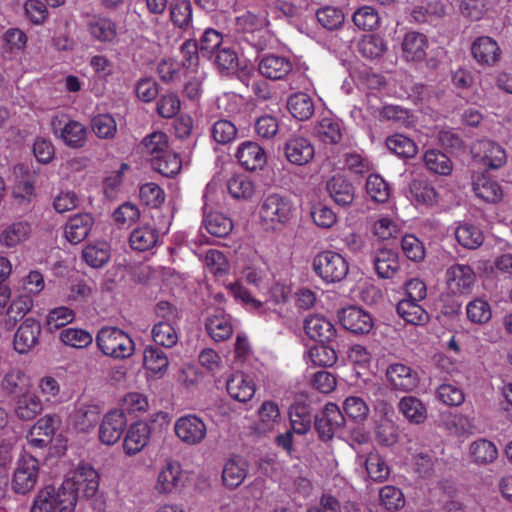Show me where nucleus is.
<instances>
[{
  "mask_svg": "<svg viewBox=\"0 0 512 512\" xmlns=\"http://www.w3.org/2000/svg\"><path fill=\"white\" fill-rule=\"evenodd\" d=\"M98 486L96 470L88 465H79L57 489L53 486L41 489L30 512H74L79 494L92 497Z\"/></svg>",
  "mask_w": 512,
  "mask_h": 512,
  "instance_id": "1",
  "label": "nucleus"
},
{
  "mask_svg": "<svg viewBox=\"0 0 512 512\" xmlns=\"http://www.w3.org/2000/svg\"><path fill=\"white\" fill-rule=\"evenodd\" d=\"M294 205L287 196L273 193L266 196L259 208L262 224L267 229L277 230L292 218Z\"/></svg>",
  "mask_w": 512,
  "mask_h": 512,
  "instance_id": "2",
  "label": "nucleus"
},
{
  "mask_svg": "<svg viewBox=\"0 0 512 512\" xmlns=\"http://www.w3.org/2000/svg\"><path fill=\"white\" fill-rule=\"evenodd\" d=\"M96 343L104 355L114 359L128 358L135 350L132 338L116 327L101 328L97 333Z\"/></svg>",
  "mask_w": 512,
  "mask_h": 512,
  "instance_id": "3",
  "label": "nucleus"
},
{
  "mask_svg": "<svg viewBox=\"0 0 512 512\" xmlns=\"http://www.w3.org/2000/svg\"><path fill=\"white\" fill-rule=\"evenodd\" d=\"M315 273L325 282L334 283L343 280L349 271L347 260L339 253L323 251L313 259Z\"/></svg>",
  "mask_w": 512,
  "mask_h": 512,
  "instance_id": "4",
  "label": "nucleus"
},
{
  "mask_svg": "<svg viewBox=\"0 0 512 512\" xmlns=\"http://www.w3.org/2000/svg\"><path fill=\"white\" fill-rule=\"evenodd\" d=\"M174 432L182 443L195 446L202 443L206 438L207 425L201 417L195 414H187L176 419Z\"/></svg>",
  "mask_w": 512,
  "mask_h": 512,
  "instance_id": "5",
  "label": "nucleus"
},
{
  "mask_svg": "<svg viewBox=\"0 0 512 512\" xmlns=\"http://www.w3.org/2000/svg\"><path fill=\"white\" fill-rule=\"evenodd\" d=\"M61 424L62 419L57 414H46L40 417L27 433L29 445L39 449L49 446Z\"/></svg>",
  "mask_w": 512,
  "mask_h": 512,
  "instance_id": "6",
  "label": "nucleus"
},
{
  "mask_svg": "<svg viewBox=\"0 0 512 512\" xmlns=\"http://www.w3.org/2000/svg\"><path fill=\"white\" fill-rule=\"evenodd\" d=\"M38 473V460L31 455L22 456L18 460L13 474L12 489L18 494L28 493L36 485Z\"/></svg>",
  "mask_w": 512,
  "mask_h": 512,
  "instance_id": "7",
  "label": "nucleus"
},
{
  "mask_svg": "<svg viewBox=\"0 0 512 512\" xmlns=\"http://www.w3.org/2000/svg\"><path fill=\"white\" fill-rule=\"evenodd\" d=\"M386 379L389 388L398 392H411L419 385L418 373L402 363L390 364L386 369Z\"/></svg>",
  "mask_w": 512,
  "mask_h": 512,
  "instance_id": "8",
  "label": "nucleus"
},
{
  "mask_svg": "<svg viewBox=\"0 0 512 512\" xmlns=\"http://www.w3.org/2000/svg\"><path fill=\"white\" fill-rule=\"evenodd\" d=\"M182 484L181 464L172 458H166L159 469L154 490L159 495H170Z\"/></svg>",
  "mask_w": 512,
  "mask_h": 512,
  "instance_id": "9",
  "label": "nucleus"
},
{
  "mask_svg": "<svg viewBox=\"0 0 512 512\" xmlns=\"http://www.w3.org/2000/svg\"><path fill=\"white\" fill-rule=\"evenodd\" d=\"M41 332L42 328L38 320L33 317L23 320L14 334L15 351L19 354H27L33 350L39 344Z\"/></svg>",
  "mask_w": 512,
  "mask_h": 512,
  "instance_id": "10",
  "label": "nucleus"
},
{
  "mask_svg": "<svg viewBox=\"0 0 512 512\" xmlns=\"http://www.w3.org/2000/svg\"><path fill=\"white\" fill-rule=\"evenodd\" d=\"M345 418L334 403H327L322 412L315 417V428L323 440H330L334 434L343 428Z\"/></svg>",
  "mask_w": 512,
  "mask_h": 512,
  "instance_id": "11",
  "label": "nucleus"
},
{
  "mask_svg": "<svg viewBox=\"0 0 512 512\" xmlns=\"http://www.w3.org/2000/svg\"><path fill=\"white\" fill-rule=\"evenodd\" d=\"M473 157L490 169H499L507 162L505 149L496 142L480 140L471 148Z\"/></svg>",
  "mask_w": 512,
  "mask_h": 512,
  "instance_id": "12",
  "label": "nucleus"
},
{
  "mask_svg": "<svg viewBox=\"0 0 512 512\" xmlns=\"http://www.w3.org/2000/svg\"><path fill=\"white\" fill-rule=\"evenodd\" d=\"M284 154L291 164L303 166L313 159L315 149L308 138L295 134L285 142Z\"/></svg>",
  "mask_w": 512,
  "mask_h": 512,
  "instance_id": "13",
  "label": "nucleus"
},
{
  "mask_svg": "<svg viewBox=\"0 0 512 512\" xmlns=\"http://www.w3.org/2000/svg\"><path fill=\"white\" fill-rule=\"evenodd\" d=\"M338 317L342 326L355 334H367L374 326L372 316L357 306L343 308L339 311Z\"/></svg>",
  "mask_w": 512,
  "mask_h": 512,
  "instance_id": "14",
  "label": "nucleus"
},
{
  "mask_svg": "<svg viewBox=\"0 0 512 512\" xmlns=\"http://www.w3.org/2000/svg\"><path fill=\"white\" fill-rule=\"evenodd\" d=\"M127 424L123 411H109L102 419L99 427V439L105 445H113L121 438Z\"/></svg>",
  "mask_w": 512,
  "mask_h": 512,
  "instance_id": "15",
  "label": "nucleus"
},
{
  "mask_svg": "<svg viewBox=\"0 0 512 512\" xmlns=\"http://www.w3.org/2000/svg\"><path fill=\"white\" fill-rule=\"evenodd\" d=\"M54 133L59 135L62 141L71 148L83 147L87 140V130L85 126L74 120H68L62 123V120L55 118L52 120Z\"/></svg>",
  "mask_w": 512,
  "mask_h": 512,
  "instance_id": "16",
  "label": "nucleus"
},
{
  "mask_svg": "<svg viewBox=\"0 0 512 512\" xmlns=\"http://www.w3.org/2000/svg\"><path fill=\"white\" fill-rule=\"evenodd\" d=\"M250 464L242 456L234 455L230 457L223 465L222 483L230 490L238 488L249 474Z\"/></svg>",
  "mask_w": 512,
  "mask_h": 512,
  "instance_id": "17",
  "label": "nucleus"
},
{
  "mask_svg": "<svg viewBox=\"0 0 512 512\" xmlns=\"http://www.w3.org/2000/svg\"><path fill=\"white\" fill-rule=\"evenodd\" d=\"M475 280L476 275L469 265L455 264L446 271L448 289L455 295L467 293Z\"/></svg>",
  "mask_w": 512,
  "mask_h": 512,
  "instance_id": "18",
  "label": "nucleus"
},
{
  "mask_svg": "<svg viewBox=\"0 0 512 512\" xmlns=\"http://www.w3.org/2000/svg\"><path fill=\"white\" fill-rule=\"evenodd\" d=\"M429 46L426 35L416 32H407L401 42L402 57L407 62H420L425 59Z\"/></svg>",
  "mask_w": 512,
  "mask_h": 512,
  "instance_id": "19",
  "label": "nucleus"
},
{
  "mask_svg": "<svg viewBox=\"0 0 512 512\" xmlns=\"http://www.w3.org/2000/svg\"><path fill=\"white\" fill-rule=\"evenodd\" d=\"M151 428L148 423L138 421L132 424L124 437L123 449L129 455L142 451L150 440Z\"/></svg>",
  "mask_w": 512,
  "mask_h": 512,
  "instance_id": "20",
  "label": "nucleus"
},
{
  "mask_svg": "<svg viewBox=\"0 0 512 512\" xmlns=\"http://www.w3.org/2000/svg\"><path fill=\"white\" fill-rule=\"evenodd\" d=\"M292 67L289 58L276 54L263 56L258 64L260 74L271 80L283 79L292 71Z\"/></svg>",
  "mask_w": 512,
  "mask_h": 512,
  "instance_id": "21",
  "label": "nucleus"
},
{
  "mask_svg": "<svg viewBox=\"0 0 512 512\" xmlns=\"http://www.w3.org/2000/svg\"><path fill=\"white\" fill-rule=\"evenodd\" d=\"M236 158L243 167L251 171L262 169L267 162L264 149L252 141H246L239 145Z\"/></svg>",
  "mask_w": 512,
  "mask_h": 512,
  "instance_id": "22",
  "label": "nucleus"
},
{
  "mask_svg": "<svg viewBox=\"0 0 512 512\" xmlns=\"http://www.w3.org/2000/svg\"><path fill=\"white\" fill-rule=\"evenodd\" d=\"M307 336L321 343L330 342L336 337V329L329 319L322 315H310L304 321Z\"/></svg>",
  "mask_w": 512,
  "mask_h": 512,
  "instance_id": "23",
  "label": "nucleus"
},
{
  "mask_svg": "<svg viewBox=\"0 0 512 512\" xmlns=\"http://www.w3.org/2000/svg\"><path fill=\"white\" fill-rule=\"evenodd\" d=\"M43 409L40 397L33 392L25 391L16 398L13 413L21 421H30L40 415Z\"/></svg>",
  "mask_w": 512,
  "mask_h": 512,
  "instance_id": "24",
  "label": "nucleus"
},
{
  "mask_svg": "<svg viewBox=\"0 0 512 512\" xmlns=\"http://www.w3.org/2000/svg\"><path fill=\"white\" fill-rule=\"evenodd\" d=\"M471 52L479 64L487 66L494 65L501 55L498 43L489 36L478 37L472 44Z\"/></svg>",
  "mask_w": 512,
  "mask_h": 512,
  "instance_id": "25",
  "label": "nucleus"
},
{
  "mask_svg": "<svg viewBox=\"0 0 512 512\" xmlns=\"http://www.w3.org/2000/svg\"><path fill=\"white\" fill-rule=\"evenodd\" d=\"M226 389L231 398L242 403L251 400L256 391L253 380L242 372H236L227 379Z\"/></svg>",
  "mask_w": 512,
  "mask_h": 512,
  "instance_id": "26",
  "label": "nucleus"
},
{
  "mask_svg": "<svg viewBox=\"0 0 512 512\" xmlns=\"http://www.w3.org/2000/svg\"><path fill=\"white\" fill-rule=\"evenodd\" d=\"M205 328L215 342L225 341L233 334L230 316L220 309L207 317Z\"/></svg>",
  "mask_w": 512,
  "mask_h": 512,
  "instance_id": "27",
  "label": "nucleus"
},
{
  "mask_svg": "<svg viewBox=\"0 0 512 512\" xmlns=\"http://www.w3.org/2000/svg\"><path fill=\"white\" fill-rule=\"evenodd\" d=\"M282 421L280 408L274 401H264L258 409V420L255 429L260 434L276 430Z\"/></svg>",
  "mask_w": 512,
  "mask_h": 512,
  "instance_id": "28",
  "label": "nucleus"
},
{
  "mask_svg": "<svg viewBox=\"0 0 512 512\" xmlns=\"http://www.w3.org/2000/svg\"><path fill=\"white\" fill-rule=\"evenodd\" d=\"M93 223V217L88 213L74 215L65 225L66 239L72 244L80 243L89 235Z\"/></svg>",
  "mask_w": 512,
  "mask_h": 512,
  "instance_id": "29",
  "label": "nucleus"
},
{
  "mask_svg": "<svg viewBox=\"0 0 512 512\" xmlns=\"http://www.w3.org/2000/svg\"><path fill=\"white\" fill-rule=\"evenodd\" d=\"M472 185L476 196L485 202L497 203L503 198L500 184L486 173L476 175Z\"/></svg>",
  "mask_w": 512,
  "mask_h": 512,
  "instance_id": "30",
  "label": "nucleus"
},
{
  "mask_svg": "<svg viewBox=\"0 0 512 512\" xmlns=\"http://www.w3.org/2000/svg\"><path fill=\"white\" fill-rule=\"evenodd\" d=\"M454 236L459 245L465 249L475 250L484 243V233L477 225L459 222L454 228Z\"/></svg>",
  "mask_w": 512,
  "mask_h": 512,
  "instance_id": "31",
  "label": "nucleus"
},
{
  "mask_svg": "<svg viewBox=\"0 0 512 512\" xmlns=\"http://www.w3.org/2000/svg\"><path fill=\"white\" fill-rule=\"evenodd\" d=\"M398 410L411 424H423L428 417L427 406L415 396H404L398 402Z\"/></svg>",
  "mask_w": 512,
  "mask_h": 512,
  "instance_id": "32",
  "label": "nucleus"
},
{
  "mask_svg": "<svg viewBox=\"0 0 512 512\" xmlns=\"http://www.w3.org/2000/svg\"><path fill=\"white\" fill-rule=\"evenodd\" d=\"M90 36L102 43H112L117 37V26L109 18L101 16L91 17L86 24Z\"/></svg>",
  "mask_w": 512,
  "mask_h": 512,
  "instance_id": "33",
  "label": "nucleus"
},
{
  "mask_svg": "<svg viewBox=\"0 0 512 512\" xmlns=\"http://www.w3.org/2000/svg\"><path fill=\"white\" fill-rule=\"evenodd\" d=\"M30 233L31 227L25 221L5 225L0 231V245L6 248H14L28 240Z\"/></svg>",
  "mask_w": 512,
  "mask_h": 512,
  "instance_id": "34",
  "label": "nucleus"
},
{
  "mask_svg": "<svg viewBox=\"0 0 512 512\" xmlns=\"http://www.w3.org/2000/svg\"><path fill=\"white\" fill-rule=\"evenodd\" d=\"M326 190L338 205H350L354 200V187L342 176H333L327 182Z\"/></svg>",
  "mask_w": 512,
  "mask_h": 512,
  "instance_id": "35",
  "label": "nucleus"
},
{
  "mask_svg": "<svg viewBox=\"0 0 512 512\" xmlns=\"http://www.w3.org/2000/svg\"><path fill=\"white\" fill-rule=\"evenodd\" d=\"M419 302L404 298L397 304V313L407 323L424 325L428 321L429 315Z\"/></svg>",
  "mask_w": 512,
  "mask_h": 512,
  "instance_id": "36",
  "label": "nucleus"
},
{
  "mask_svg": "<svg viewBox=\"0 0 512 512\" xmlns=\"http://www.w3.org/2000/svg\"><path fill=\"white\" fill-rule=\"evenodd\" d=\"M289 418L294 433L304 435L311 429L313 416L309 405L302 402L294 403L290 407Z\"/></svg>",
  "mask_w": 512,
  "mask_h": 512,
  "instance_id": "37",
  "label": "nucleus"
},
{
  "mask_svg": "<svg viewBox=\"0 0 512 512\" xmlns=\"http://www.w3.org/2000/svg\"><path fill=\"white\" fill-rule=\"evenodd\" d=\"M100 410L96 405H81L71 416L74 427L80 432H90L98 423Z\"/></svg>",
  "mask_w": 512,
  "mask_h": 512,
  "instance_id": "38",
  "label": "nucleus"
},
{
  "mask_svg": "<svg viewBox=\"0 0 512 512\" xmlns=\"http://www.w3.org/2000/svg\"><path fill=\"white\" fill-rule=\"evenodd\" d=\"M145 368L159 377L163 376L169 367L166 353L159 347L148 345L143 352Z\"/></svg>",
  "mask_w": 512,
  "mask_h": 512,
  "instance_id": "39",
  "label": "nucleus"
},
{
  "mask_svg": "<svg viewBox=\"0 0 512 512\" xmlns=\"http://www.w3.org/2000/svg\"><path fill=\"white\" fill-rule=\"evenodd\" d=\"M30 378L17 367L10 368L0 379V388L8 395L16 394L29 387Z\"/></svg>",
  "mask_w": 512,
  "mask_h": 512,
  "instance_id": "40",
  "label": "nucleus"
},
{
  "mask_svg": "<svg viewBox=\"0 0 512 512\" xmlns=\"http://www.w3.org/2000/svg\"><path fill=\"white\" fill-rule=\"evenodd\" d=\"M374 265L381 278H392L399 269L398 254L391 249H380L376 253Z\"/></svg>",
  "mask_w": 512,
  "mask_h": 512,
  "instance_id": "41",
  "label": "nucleus"
},
{
  "mask_svg": "<svg viewBox=\"0 0 512 512\" xmlns=\"http://www.w3.org/2000/svg\"><path fill=\"white\" fill-rule=\"evenodd\" d=\"M158 241V232L150 225L139 226L132 230L129 242L132 249L146 251L153 248Z\"/></svg>",
  "mask_w": 512,
  "mask_h": 512,
  "instance_id": "42",
  "label": "nucleus"
},
{
  "mask_svg": "<svg viewBox=\"0 0 512 512\" xmlns=\"http://www.w3.org/2000/svg\"><path fill=\"white\" fill-rule=\"evenodd\" d=\"M287 108L291 115L301 121L308 120L314 114V103L306 93H295L288 98Z\"/></svg>",
  "mask_w": 512,
  "mask_h": 512,
  "instance_id": "43",
  "label": "nucleus"
},
{
  "mask_svg": "<svg viewBox=\"0 0 512 512\" xmlns=\"http://www.w3.org/2000/svg\"><path fill=\"white\" fill-rule=\"evenodd\" d=\"M172 23L184 31L192 27V5L188 0H174L170 4Z\"/></svg>",
  "mask_w": 512,
  "mask_h": 512,
  "instance_id": "44",
  "label": "nucleus"
},
{
  "mask_svg": "<svg viewBox=\"0 0 512 512\" xmlns=\"http://www.w3.org/2000/svg\"><path fill=\"white\" fill-rule=\"evenodd\" d=\"M466 314L470 322L482 325L490 321L492 308L484 297H476L467 303Z\"/></svg>",
  "mask_w": 512,
  "mask_h": 512,
  "instance_id": "45",
  "label": "nucleus"
},
{
  "mask_svg": "<svg viewBox=\"0 0 512 512\" xmlns=\"http://www.w3.org/2000/svg\"><path fill=\"white\" fill-rule=\"evenodd\" d=\"M386 146L390 152L400 158H412L417 153V145L403 134H394L386 139Z\"/></svg>",
  "mask_w": 512,
  "mask_h": 512,
  "instance_id": "46",
  "label": "nucleus"
},
{
  "mask_svg": "<svg viewBox=\"0 0 512 512\" xmlns=\"http://www.w3.org/2000/svg\"><path fill=\"white\" fill-rule=\"evenodd\" d=\"M151 333L154 342L163 347L171 348L178 342L179 337L174 322L157 321L153 325Z\"/></svg>",
  "mask_w": 512,
  "mask_h": 512,
  "instance_id": "47",
  "label": "nucleus"
},
{
  "mask_svg": "<svg viewBox=\"0 0 512 512\" xmlns=\"http://www.w3.org/2000/svg\"><path fill=\"white\" fill-rule=\"evenodd\" d=\"M151 165L155 171L163 176L173 177L181 170L182 162L175 152L168 150L152 160Z\"/></svg>",
  "mask_w": 512,
  "mask_h": 512,
  "instance_id": "48",
  "label": "nucleus"
},
{
  "mask_svg": "<svg viewBox=\"0 0 512 512\" xmlns=\"http://www.w3.org/2000/svg\"><path fill=\"white\" fill-rule=\"evenodd\" d=\"M203 224L207 232L216 237L227 236L233 228L231 219L219 212L207 214Z\"/></svg>",
  "mask_w": 512,
  "mask_h": 512,
  "instance_id": "49",
  "label": "nucleus"
},
{
  "mask_svg": "<svg viewBox=\"0 0 512 512\" xmlns=\"http://www.w3.org/2000/svg\"><path fill=\"white\" fill-rule=\"evenodd\" d=\"M142 146L143 153L152 162L157 156H161L169 150L168 137L163 132H153L143 139Z\"/></svg>",
  "mask_w": 512,
  "mask_h": 512,
  "instance_id": "50",
  "label": "nucleus"
},
{
  "mask_svg": "<svg viewBox=\"0 0 512 512\" xmlns=\"http://www.w3.org/2000/svg\"><path fill=\"white\" fill-rule=\"evenodd\" d=\"M411 197L420 204L433 205L437 202L438 194L435 188L426 180L414 179L409 185Z\"/></svg>",
  "mask_w": 512,
  "mask_h": 512,
  "instance_id": "51",
  "label": "nucleus"
},
{
  "mask_svg": "<svg viewBox=\"0 0 512 512\" xmlns=\"http://www.w3.org/2000/svg\"><path fill=\"white\" fill-rule=\"evenodd\" d=\"M423 160L426 168L435 174L449 175L452 172L451 160L439 150L426 151Z\"/></svg>",
  "mask_w": 512,
  "mask_h": 512,
  "instance_id": "52",
  "label": "nucleus"
},
{
  "mask_svg": "<svg viewBox=\"0 0 512 512\" xmlns=\"http://www.w3.org/2000/svg\"><path fill=\"white\" fill-rule=\"evenodd\" d=\"M387 50L385 40L378 35H366L358 43L359 53L368 59L381 57Z\"/></svg>",
  "mask_w": 512,
  "mask_h": 512,
  "instance_id": "53",
  "label": "nucleus"
},
{
  "mask_svg": "<svg viewBox=\"0 0 512 512\" xmlns=\"http://www.w3.org/2000/svg\"><path fill=\"white\" fill-rule=\"evenodd\" d=\"M315 133L321 141L329 144H336L342 138L339 122L330 117H325L318 122Z\"/></svg>",
  "mask_w": 512,
  "mask_h": 512,
  "instance_id": "54",
  "label": "nucleus"
},
{
  "mask_svg": "<svg viewBox=\"0 0 512 512\" xmlns=\"http://www.w3.org/2000/svg\"><path fill=\"white\" fill-rule=\"evenodd\" d=\"M227 189L233 198L243 200L251 198L255 192L253 182L243 174L232 176L227 181Z\"/></svg>",
  "mask_w": 512,
  "mask_h": 512,
  "instance_id": "55",
  "label": "nucleus"
},
{
  "mask_svg": "<svg viewBox=\"0 0 512 512\" xmlns=\"http://www.w3.org/2000/svg\"><path fill=\"white\" fill-rule=\"evenodd\" d=\"M470 454L480 464L493 462L498 455L495 444L487 439H478L470 445Z\"/></svg>",
  "mask_w": 512,
  "mask_h": 512,
  "instance_id": "56",
  "label": "nucleus"
},
{
  "mask_svg": "<svg viewBox=\"0 0 512 512\" xmlns=\"http://www.w3.org/2000/svg\"><path fill=\"white\" fill-rule=\"evenodd\" d=\"M82 256L89 266L100 268L108 262L110 250L107 243H96L86 246L82 252Z\"/></svg>",
  "mask_w": 512,
  "mask_h": 512,
  "instance_id": "57",
  "label": "nucleus"
},
{
  "mask_svg": "<svg viewBox=\"0 0 512 512\" xmlns=\"http://www.w3.org/2000/svg\"><path fill=\"white\" fill-rule=\"evenodd\" d=\"M60 340L66 346L82 349L92 343L93 337L84 329L66 328L60 332Z\"/></svg>",
  "mask_w": 512,
  "mask_h": 512,
  "instance_id": "58",
  "label": "nucleus"
},
{
  "mask_svg": "<svg viewBox=\"0 0 512 512\" xmlns=\"http://www.w3.org/2000/svg\"><path fill=\"white\" fill-rule=\"evenodd\" d=\"M266 25L265 17H260L250 11L237 16L234 20V30L237 33H253Z\"/></svg>",
  "mask_w": 512,
  "mask_h": 512,
  "instance_id": "59",
  "label": "nucleus"
},
{
  "mask_svg": "<svg viewBox=\"0 0 512 512\" xmlns=\"http://www.w3.org/2000/svg\"><path fill=\"white\" fill-rule=\"evenodd\" d=\"M223 37L220 32L215 29L208 28L204 31L200 38L199 52L203 57L211 59L217 50L221 49Z\"/></svg>",
  "mask_w": 512,
  "mask_h": 512,
  "instance_id": "60",
  "label": "nucleus"
},
{
  "mask_svg": "<svg viewBox=\"0 0 512 512\" xmlns=\"http://www.w3.org/2000/svg\"><path fill=\"white\" fill-rule=\"evenodd\" d=\"M352 20L355 26L361 30H373L378 27L380 17L378 12L371 6H363L353 13Z\"/></svg>",
  "mask_w": 512,
  "mask_h": 512,
  "instance_id": "61",
  "label": "nucleus"
},
{
  "mask_svg": "<svg viewBox=\"0 0 512 512\" xmlns=\"http://www.w3.org/2000/svg\"><path fill=\"white\" fill-rule=\"evenodd\" d=\"M366 192L375 202H386L390 195V188L386 181L378 174H371L366 180Z\"/></svg>",
  "mask_w": 512,
  "mask_h": 512,
  "instance_id": "62",
  "label": "nucleus"
},
{
  "mask_svg": "<svg viewBox=\"0 0 512 512\" xmlns=\"http://www.w3.org/2000/svg\"><path fill=\"white\" fill-rule=\"evenodd\" d=\"M237 128L235 124L226 119H219L211 127V135L215 142L219 144H228L237 137Z\"/></svg>",
  "mask_w": 512,
  "mask_h": 512,
  "instance_id": "63",
  "label": "nucleus"
},
{
  "mask_svg": "<svg viewBox=\"0 0 512 512\" xmlns=\"http://www.w3.org/2000/svg\"><path fill=\"white\" fill-rule=\"evenodd\" d=\"M75 319V312L69 307L60 306L51 309L46 316V325L50 331L57 330Z\"/></svg>",
  "mask_w": 512,
  "mask_h": 512,
  "instance_id": "64",
  "label": "nucleus"
}]
</instances>
